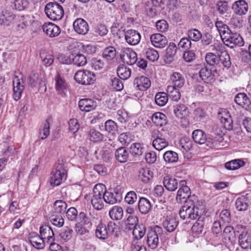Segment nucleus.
I'll return each instance as SVG.
<instances>
[{
	"label": "nucleus",
	"instance_id": "1",
	"mask_svg": "<svg viewBox=\"0 0 251 251\" xmlns=\"http://www.w3.org/2000/svg\"><path fill=\"white\" fill-rule=\"evenodd\" d=\"M192 138L194 141L198 144L206 143L210 148H220V143L223 140L222 135H218L215 139L207 138L205 133L201 129L195 130L192 133Z\"/></svg>",
	"mask_w": 251,
	"mask_h": 251
},
{
	"label": "nucleus",
	"instance_id": "2",
	"mask_svg": "<svg viewBox=\"0 0 251 251\" xmlns=\"http://www.w3.org/2000/svg\"><path fill=\"white\" fill-rule=\"evenodd\" d=\"M67 163L58 161L54 166L50 180V184L52 186L59 185L67 178Z\"/></svg>",
	"mask_w": 251,
	"mask_h": 251
},
{
	"label": "nucleus",
	"instance_id": "3",
	"mask_svg": "<svg viewBox=\"0 0 251 251\" xmlns=\"http://www.w3.org/2000/svg\"><path fill=\"white\" fill-rule=\"evenodd\" d=\"M106 187L104 185L98 184L93 188V195L91 199V203L97 210H101L103 207V193Z\"/></svg>",
	"mask_w": 251,
	"mask_h": 251
},
{
	"label": "nucleus",
	"instance_id": "4",
	"mask_svg": "<svg viewBox=\"0 0 251 251\" xmlns=\"http://www.w3.org/2000/svg\"><path fill=\"white\" fill-rule=\"evenodd\" d=\"M47 16L51 20L58 21L62 19L64 15L63 7L55 2H49L45 8Z\"/></svg>",
	"mask_w": 251,
	"mask_h": 251
},
{
	"label": "nucleus",
	"instance_id": "5",
	"mask_svg": "<svg viewBox=\"0 0 251 251\" xmlns=\"http://www.w3.org/2000/svg\"><path fill=\"white\" fill-rule=\"evenodd\" d=\"M75 81L82 85H89L93 83L96 80L95 74L86 70L78 71L74 76Z\"/></svg>",
	"mask_w": 251,
	"mask_h": 251
},
{
	"label": "nucleus",
	"instance_id": "6",
	"mask_svg": "<svg viewBox=\"0 0 251 251\" xmlns=\"http://www.w3.org/2000/svg\"><path fill=\"white\" fill-rule=\"evenodd\" d=\"M163 231L162 228L157 226L148 231L147 233V244L151 249H155L159 244V236Z\"/></svg>",
	"mask_w": 251,
	"mask_h": 251
},
{
	"label": "nucleus",
	"instance_id": "7",
	"mask_svg": "<svg viewBox=\"0 0 251 251\" xmlns=\"http://www.w3.org/2000/svg\"><path fill=\"white\" fill-rule=\"evenodd\" d=\"M223 41L225 45L233 48L235 46H242L244 45V41L240 35L236 32H232L231 31L228 34L224 36Z\"/></svg>",
	"mask_w": 251,
	"mask_h": 251
},
{
	"label": "nucleus",
	"instance_id": "8",
	"mask_svg": "<svg viewBox=\"0 0 251 251\" xmlns=\"http://www.w3.org/2000/svg\"><path fill=\"white\" fill-rule=\"evenodd\" d=\"M186 182L185 180L180 181L179 185L181 186L177 191L176 200L180 203L186 202L191 199V191L190 188L186 186Z\"/></svg>",
	"mask_w": 251,
	"mask_h": 251
},
{
	"label": "nucleus",
	"instance_id": "9",
	"mask_svg": "<svg viewBox=\"0 0 251 251\" xmlns=\"http://www.w3.org/2000/svg\"><path fill=\"white\" fill-rule=\"evenodd\" d=\"M28 83L32 87L38 86L40 90H46V79L43 74L32 72L29 76Z\"/></svg>",
	"mask_w": 251,
	"mask_h": 251
},
{
	"label": "nucleus",
	"instance_id": "10",
	"mask_svg": "<svg viewBox=\"0 0 251 251\" xmlns=\"http://www.w3.org/2000/svg\"><path fill=\"white\" fill-rule=\"evenodd\" d=\"M151 136L154 138L152 146L156 150L161 151L168 146V141L163 137L162 134L158 130H153Z\"/></svg>",
	"mask_w": 251,
	"mask_h": 251
},
{
	"label": "nucleus",
	"instance_id": "11",
	"mask_svg": "<svg viewBox=\"0 0 251 251\" xmlns=\"http://www.w3.org/2000/svg\"><path fill=\"white\" fill-rule=\"evenodd\" d=\"M120 56L122 61L127 65H132L137 62V54L129 48H122Z\"/></svg>",
	"mask_w": 251,
	"mask_h": 251
},
{
	"label": "nucleus",
	"instance_id": "12",
	"mask_svg": "<svg viewBox=\"0 0 251 251\" xmlns=\"http://www.w3.org/2000/svg\"><path fill=\"white\" fill-rule=\"evenodd\" d=\"M187 203L190 204L192 209L191 220H199L201 215V211H200L201 205L197 197L194 195L192 196L187 201Z\"/></svg>",
	"mask_w": 251,
	"mask_h": 251
},
{
	"label": "nucleus",
	"instance_id": "13",
	"mask_svg": "<svg viewBox=\"0 0 251 251\" xmlns=\"http://www.w3.org/2000/svg\"><path fill=\"white\" fill-rule=\"evenodd\" d=\"M13 98L17 100L20 99L24 89V81L22 78L15 75L13 79Z\"/></svg>",
	"mask_w": 251,
	"mask_h": 251
},
{
	"label": "nucleus",
	"instance_id": "14",
	"mask_svg": "<svg viewBox=\"0 0 251 251\" xmlns=\"http://www.w3.org/2000/svg\"><path fill=\"white\" fill-rule=\"evenodd\" d=\"M217 73L216 69L209 68L204 67L201 69L199 72L200 77L206 83H211L214 80L215 74Z\"/></svg>",
	"mask_w": 251,
	"mask_h": 251
},
{
	"label": "nucleus",
	"instance_id": "15",
	"mask_svg": "<svg viewBox=\"0 0 251 251\" xmlns=\"http://www.w3.org/2000/svg\"><path fill=\"white\" fill-rule=\"evenodd\" d=\"M55 89L58 94L64 95L67 90L68 85L64 77L59 74H57L54 77Z\"/></svg>",
	"mask_w": 251,
	"mask_h": 251
},
{
	"label": "nucleus",
	"instance_id": "16",
	"mask_svg": "<svg viewBox=\"0 0 251 251\" xmlns=\"http://www.w3.org/2000/svg\"><path fill=\"white\" fill-rule=\"evenodd\" d=\"M248 4L245 0L235 1L232 5L233 12L239 16L245 15L248 12Z\"/></svg>",
	"mask_w": 251,
	"mask_h": 251
},
{
	"label": "nucleus",
	"instance_id": "17",
	"mask_svg": "<svg viewBox=\"0 0 251 251\" xmlns=\"http://www.w3.org/2000/svg\"><path fill=\"white\" fill-rule=\"evenodd\" d=\"M73 27L76 32L81 35H85L89 30L88 24L82 18L76 19L73 23Z\"/></svg>",
	"mask_w": 251,
	"mask_h": 251
},
{
	"label": "nucleus",
	"instance_id": "18",
	"mask_svg": "<svg viewBox=\"0 0 251 251\" xmlns=\"http://www.w3.org/2000/svg\"><path fill=\"white\" fill-rule=\"evenodd\" d=\"M125 38L126 42L129 45L135 46L140 41L141 35L136 30L129 29L125 32Z\"/></svg>",
	"mask_w": 251,
	"mask_h": 251
},
{
	"label": "nucleus",
	"instance_id": "19",
	"mask_svg": "<svg viewBox=\"0 0 251 251\" xmlns=\"http://www.w3.org/2000/svg\"><path fill=\"white\" fill-rule=\"evenodd\" d=\"M234 101L247 110H251V102L245 93H240L237 94L234 98Z\"/></svg>",
	"mask_w": 251,
	"mask_h": 251
},
{
	"label": "nucleus",
	"instance_id": "20",
	"mask_svg": "<svg viewBox=\"0 0 251 251\" xmlns=\"http://www.w3.org/2000/svg\"><path fill=\"white\" fill-rule=\"evenodd\" d=\"M133 84L137 89L145 91L150 87L151 82L149 78L143 75L135 78Z\"/></svg>",
	"mask_w": 251,
	"mask_h": 251
},
{
	"label": "nucleus",
	"instance_id": "21",
	"mask_svg": "<svg viewBox=\"0 0 251 251\" xmlns=\"http://www.w3.org/2000/svg\"><path fill=\"white\" fill-rule=\"evenodd\" d=\"M150 40L151 44L156 48H164L168 43L166 37L160 34L155 33L150 36Z\"/></svg>",
	"mask_w": 251,
	"mask_h": 251
},
{
	"label": "nucleus",
	"instance_id": "22",
	"mask_svg": "<svg viewBox=\"0 0 251 251\" xmlns=\"http://www.w3.org/2000/svg\"><path fill=\"white\" fill-rule=\"evenodd\" d=\"M97 107V103L92 99H83L78 101L79 109L85 112L94 110Z\"/></svg>",
	"mask_w": 251,
	"mask_h": 251
},
{
	"label": "nucleus",
	"instance_id": "23",
	"mask_svg": "<svg viewBox=\"0 0 251 251\" xmlns=\"http://www.w3.org/2000/svg\"><path fill=\"white\" fill-rule=\"evenodd\" d=\"M42 29L50 37H56L60 33L59 27L51 23H45L42 26Z\"/></svg>",
	"mask_w": 251,
	"mask_h": 251
},
{
	"label": "nucleus",
	"instance_id": "24",
	"mask_svg": "<svg viewBox=\"0 0 251 251\" xmlns=\"http://www.w3.org/2000/svg\"><path fill=\"white\" fill-rule=\"evenodd\" d=\"M219 118L221 123L223 124L226 129L227 130L232 129V120L227 110L224 109L222 110L221 112H219Z\"/></svg>",
	"mask_w": 251,
	"mask_h": 251
},
{
	"label": "nucleus",
	"instance_id": "25",
	"mask_svg": "<svg viewBox=\"0 0 251 251\" xmlns=\"http://www.w3.org/2000/svg\"><path fill=\"white\" fill-rule=\"evenodd\" d=\"M41 237L44 240H47L49 243L54 241V233L51 228L48 225H43L40 228Z\"/></svg>",
	"mask_w": 251,
	"mask_h": 251
},
{
	"label": "nucleus",
	"instance_id": "26",
	"mask_svg": "<svg viewBox=\"0 0 251 251\" xmlns=\"http://www.w3.org/2000/svg\"><path fill=\"white\" fill-rule=\"evenodd\" d=\"M178 222L174 216H168L163 222V227L169 232L174 231L176 228Z\"/></svg>",
	"mask_w": 251,
	"mask_h": 251
},
{
	"label": "nucleus",
	"instance_id": "27",
	"mask_svg": "<svg viewBox=\"0 0 251 251\" xmlns=\"http://www.w3.org/2000/svg\"><path fill=\"white\" fill-rule=\"evenodd\" d=\"M138 178L144 183H149L153 177V173L147 167H143L138 171Z\"/></svg>",
	"mask_w": 251,
	"mask_h": 251
},
{
	"label": "nucleus",
	"instance_id": "28",
	"mask_svg": "<svg viewBox=\"0 0 251 251\" xmlns=\"http://www.w3.org/2000/svg\"><path fill=\"white\" fill-rule=\"evenodd\" d=\"M138 209L142 214H146L151 208L150 201L144 197H141L138 201Z\"/></svg>",
	"mask_w": 251,
	"mask_h": 251
},
{
	"label": "nucleus",
	"instance_id": "29",
	"mask_svg": "<svg viewBox=\"0 0 251 251\" xmlns=\"http://www.w3.org/2000/svg\"><path fill=\"white\" fill-rule=\"evenodd\" d=\"M174 112L177 117L181 119L186 118L189 113L186 105L183 104H176L174 106Z\"/></svg>",
	"mask_w": 251,
	"mask_h": 251
},
{
	"label": "nucleus",
	"instance_id": "30",
	"mask_svg": "<svg viewBox=\"0 0 251 251\" xmlns=\"http://www.w3.org/2000/svg\"><path fill=\"white\" fill-rule=\"evenodd\" d=\"M15 17V15L11 11H2L0 14V25H8Z\"/></svg>",
	"mask_w": 251,
	"mask_h": 251
},
{
	"label": "nucleus",
	"instance_id": "31",
	"mask_svg": "<svg viewBox=\"0 0 251 251\" xmlns=\"http://www.w3.org/2000/svg\"><path fill=\"white\" fill-rule=\"evenodd\" d=\"M177 48L174 43L169 44L166 50V55L165 61L166 63H170L173 60V57L176 53Z\"/></svg>",
	"mask_w": 251,
	"mask_h": 251
},
{
	"label": "nucleus",
	"instance_id": "32",
	"mask_svg": "<svg viewBox=\"0 0 251 251\" xmlns=\"http://www.w3.org/2000/svg\"><path fill=\"white\" fill-rule=\"evenodd\" d=\"M95 234L96 237L100 239L104 240L107 239L109 236V233L106 226L103 223L99 224L97 226Z\"/></svg>",
	"mask_w": 251,
	"mask_h": 251
},
{
	"label": "nucleus",
	"instance_id": "33",
	"mask_svg": "<svg viewBox=\"0 0 251 251\" xmlns=\"http://www.w3.org/2000/svg\"><path fill=\"white\" fill-rule=\"evenodd\" d=\"M166 116L161 112H156L154 113L151 117L152 122L157 126H165L167 123Z\"/></svg>",
	"mask_w": 251,
	"mask_h": 251
},
{
	"label": "nucleus",
	"instance_id": "34",
	"mask_svg": "<svg viewBox=\"0 0 251 251\" xmlns=\"http://www.w3.org/2000/svg\"><path fill=\"white\" fill-rule=\"evenodd\" d=\"M115 156L116 160L120 163H125L127 161L129 153L125 148L121 147L116 151Z\"/></svg>",
	"mask_w": 251,
	"mask_h": 251
},
{
	"label": "nucleus",
	"instance_id": "35",
	"mask_svg": "<svg viewBox=\"0 0 251 251\" xmlns=\"http://www.w3.org/2000/svg\"><path fill=\"white\" fill-rule=\"evenodd\" d=\"M163 184L166 189L170 191H174L178 186V181L176 179L166 176L164 178Z\"/></svg>",
	"mask_w": 251,
	"mask_h": 251
},
{
	"label": "nucleus",
	"instance_id": "36",
	"mask_svg": "<svg viewBox=\"0 0 251 251\" xmlns=\"http://www.w3.org/2000/svg\"><path fill=\"white\" fill-rule=\"evenodd\" d=\"M249 200L247 197L242 196L238 198L235 202L236 209L238 211H245L249 207Z\"/></svg>",
	"mask_w": 251,
	"mask_h": 251
},
{
	"label": "nucleus",
	"instance_id": "37",
	"mask_svg": "<svg viewBox=\"0 0 251 251\" xmlns=\"http://www.w3.org/2000/svg\"><path fill=\"white\" fill-rule=\"evenodd\" d=\"M103 196L104 201L107 203L114 204L118 201V193L107 191L106 189L103 193Z\"/></svg>",
	"mask_w": 251,
	"mask_h": 251
},
{
	"label": "nucleus",
	"instance_id": "38",
	"mask_svg": "<svg viewBox=\"0 0 251 251\" xmlns=\"http://www.w3.org/2000/svg\"><path fill=\"white\" fill-rule=\"evenodd\" d=\"M245 162L240 159H234L225 163V168L228 170H235L244 166Z\"/></svg>",
	"mask_w": 251,
	"mask_h": 251
},
{
	"label": "nucleus",
	"instance_id": "39",
	"mask_svg": "<svg viewBox=\"0 0 251 251\" xmlns=\"http://www.w3.org/2000/svg\"><path fill=\"white\" fill-rule=\"evenodd\" d=\"M215 26L219 32L222 40L224 39V36L227 35L231 31L228 26L222 21L216 22Z\"/></svg>",
	"mask_w": 251,
	"mask_h": 251
},
{
	"label": "nucleus",
	"instance_id": "40",
	"mask_svg": "<svg viewBox=\"0 0 251 251\" xmlns=\"http://www.w3.org/2000/svg\"><path fill=\"white\" fill-rule=\"evenodd\" d=\"M90 140L94 143H100L103 141L104 136L99 131L94 128L90 129L89 131Z\"/></svg>",
	"mask_w": 251,
	"mask_h": 251
},
{
	"label": "nucleus",
	"instance_id": "41",
	"mask_svg": "<svg viewBox=\"0 0 251 251\" xmlns=\"http://www.w3.org/2000/svg\"><path fill=\"white\" fill-rule=\"evenodd\" d=\"M109 215L113 220H120L123 216V210L121 207L115 206L109 211Z\"/></svg>",
	"mask_w": 251,
	"mask_h": 251
},
{
	"label": "nucleus",
	"instance_id": "42",
	"mask_svg": "<svg viewBox=\"0 0 251 251\" xmlns=\"http://www.w3.org/2000/svg\"><path fill=\"white\" fill-rule=\"evenodd\" d=\"M163 158L164 161L168 163H176L178 160L177 153L172 151H166L163 154Z\"/></svg>",
	"mask_w": 251,
	"mask_h": 251
},
{
	"label": "nucleus",
	"instance_id": "43",
	"mask_svg": "<svg viewBox=\"0 0 251 251\" xmlns=\"http://www.w3.org/2000/svg\"><path fill=\"white\" fill-rule=\"evenodd\" d=\"M66 203L61 200L56 201L53 204L54 213L56 214L61 215L64 214L67 208Z\"/></svg>",
	"mask_w": 251,
	"mask_h": 251
},
{
	"label": "nucleus",
	"instance_id": "44",
	"mask_svg": "<svg viewBox=\"0 0 251 251\" xmlns=\"http://www.w3.org/2000/svg\"><path fill=\"white\" fill-rule=\"evenodd\" d=\"M118 76L122 79H128L131 75V70L126 66H119L117 70Z\"/></svg>",
	"mask_w": 251,
	"mask_h": 251
},
{
	"label": "nucleus",
	"instance_id": "45",
	"mask_svg": "<svg viewBox=\"0 0 251 251\" xmlns=\"http://www.w3.org/2000/svg\"><path fill=\"white\" fill-rule=\"evenodd\" d=\"M73 231L68 226L63 228L59 233V237L62 242H66L70 240L72 237Z\"/></svg>",
	"mask_w": 251,
	"mask_h": 251
},
{
	"label": "nucleus",
	"instance_id": "46",
	"mask_svg": "<svg viewBox=\"0 0 251 251\" xmlns=\"http://www.w3.org/2000/svg\"><path fill=\"white\" fill-rule=\"evenodd\" d=\"M28 1L27 0H14L11 4L13 9L18 11H22L28 6Z\"/></svg>",
	"mask_w": 251,
	"mask_h": 251
},
{
	"label": "nucleus",
	"instance_id": "47",
	"mask_svg": "<svg viewBox=\"0 0 251 251\" xmlns=\"http://www.w3.org/2000/svg\"><path fill=\"white\" fill-rule=\"evenodd\" d=\"M168 100V94L164 92L157 93L155 96V103L160 106L165 105Z\"/></svg>",
	"mask_w": 251,
	"mask_h": 251
},
{
	"label": "nucleus",
	"instance_id": "48",
	"mask_svg": "<svg viewBox=\"0 0 251 251\" xmlns=\"http://www.w3.org/2000/svg\"><path fill=\"white\" fill-rule=\"evenodd\" d=\"M72 62L77 66H83L86 63V57L82 54H77L74 55L72 54Z\"/></svg>",
	"mask_w": 251,
	"mask_h": 251
},
{
	"label": "nucleus",
	"instance_id": "49",
	"mask_svg": "<svg viewBox=\"0 0 251 251\" xmlns=\"http://www.w3.org/2000/svg\"><path fill=\"white\" fill-rule=\"evenodd\" d=\"M167 91L168 95L171 98L172 100L177 101L180 99L181 95L179 91L175 86H168Z\"/></svg>",
	"mask_w": 251,
	"mask_h": 251
},
{
	"label": "nucleus",
	"instance_id": "50",
	"mask_svg": "<svg viewBox=\"0 0 251 251\" xmlns=\"http://www.w3.org/2000/svg\"><path fill=\"white\" fill-rule=\"evenodd\" d=\"M146 227L143 225H138L133 229V235L137 240L141 239L145 234Z\"/></svg>",
	"mask_w": 251,
	"mask_h": 251
},
{
	"label": "nucleus",
	"instance_id": "51",
	"mask_svg": "<svg viewBox=\"0 0 251 251\" xmlns=\"http://www.w3.org/2000/svg\"><path fill=\"white\" fill-rule=\"evenodd\" d=\"M50 128L49 119H47L39 130V135L41 139H45L49 135Z\"/></svg>",
	"mask_w": 251,
	"mask_h": 251
},
{
	"label": "nucleus",
	"instance_id": "52",
	"mask_svg": "<svg viewBox=\"0 0 251 251\" xmlns=\"http://www.w3.org/2000/svg\"><path fill=\"white\" fill-rule=\"evenodd\" d=\"M116 55V51L113 47H108L104 49L103 52V57L108 61L112 60Z\"/></svg>",
	"mask_w": 251,
	"mask_h": 251
},
{
	"label": "nucleus",
	"instance_id": "53",
	"mask_svg": "<svg viewBox=\"0 0 251 251\" xmlns=\"http://www.w3.org/2000/svg\"><path fill=\"white\" fill-rule=\"evenodd\" d=\"M44 240L41 237L37 235L30 239L29 242L35 248L40 250L43 249L45 246Z\"/></svg>",
	"mask_w": 251,
	"mask_h": 251
},
{
	"label": "nucleus",
	"instance_id": "54",
	"mask_svg": "<svg viewBox=\"0 0 251 251\" xmlns=\"http://www.w3.org/2000/svg\"><path fill=\"white\" fill-rule=\"evenodd\" d=\"M201 33L197 29L192 28L187 31V35L191 41H199L201 38Z\"/></svg>",
	"mask_w": 251,
	"mask_h": 251
},
{
	"label": "nucleus",
	"instance_id": "55",
	"mask_svg": "<svg viewBox=\"0 0 251 251\" xmlns=\"http://www.w3.org/2000/svg\"><path fill=\"white\" fill-rule=\"evenodd\" d=\"M130 152L135 157H139L143 152V148L140 143H133L130 148Z\"/></svg>",
	"mask_w": 251,
	"mask_h": 251
},
{
	"label": "nucleus",
	"instance_id": "56",
	"mask_svg": "<svg viewBox=\"0 0 251 251\" xmlns=\"http://www.w3.org/2000/svg\"><path fill=\"white\" fill-rule=\"evenodd\" d=\"M206 63L210 66H214L219 63V56L218 57L212 52H208L205 57Z\"/></svg>",
	"mask_w": 251,
	"mask_h": 251
},
{
	"label": "nucleus",
	"instance_id": "57",
	"mask_svg": "<svg viewBox=\"0 0 251 251\" xmlns=\"http://www.w3.org/2000/svg\"><path fill=\"white\" fill-rule=\"evenodd\" d=\"M138 219L135 216L130 215L128 217L126 222V229L128 230L133 229L135 226H137Z\"/></svg>",
	"mask_w": 251,
	"mask_h": 251
},
{
	"label": "nucleus",
	"instance_id": "58",
	"mask_svg": "<svg viewBox=\"0 0 251 251\" xmlns=\"http://www.w3.org/2000/svg\"><path fill=\"white\" fill-rule=\"evenodd\" d=\"M145 54L147 58L152 62L157 60L159 58L158 51L153 48H148Z\"/></svg>",
	"mask_w": 251,
	"mask_h": 251
},
{
	"label": "nucleus",
	"instance_id": "59",
	"mask_svg": "<svg viewBox=\"0 0 251 251\" xmlns=\"http://www.w3.org/2000/svg\"><path fill=\"white\" fill-rule=\"evenodd\" d=\"M235 231L232 227L230 226H226L223 231V235L229 241L231 242L235 238Z\"/></svg>",
	"mask_w": 251,
	"mask_h": 251
},
{
	"label": "nucleus",
	"instance_id": "60",
	"mask_svg": "<svg viewBox=\"0 0 251 251\" xmlns=\"http://www.w3.org/2000/svg\"><path fill=\"white\" fill-rule=\"evenodd\" d=\"M108 31L107 27L103 24H98L94 27V33L97 36H103L107 34Z\"/></svg>",
	"mask_w": 251,
	"mask_h": 251
},
{
	"label": "nucleus",
	"instance_id": "61",
	"mask_svg": "<svg viewBox=\"0 0 251 251\" xmlns=\"http://www.w3.org/2000/svg\"><path fill=\"white\" fill-rule=\"evenodd\" d=\"M221 61L223 65L227 68H229L231 65L230 56L227 52H224L219 56V61Z\"/></svg>",
	"mask_w": 251,
	"mask_h": 251
},
{
	"label": "nucleus",
	"instance_id": "62",
	"mask_svg": "<svg viewBox=\"0 0 251 251\" xmlns=\"http://www.w3.org/2000/svg\"><path fill=\"white\" fill-rule=\"evenodd\" d=\"M194 118L198 122L203 120L206 116L205 112L201 108H197L194 111Z\"/></svg>",
	"mask_w": 251,
	"mask_h": 251
},
{
	"label": "nucleus",
	"instance_id": "63",
	"mask_svg": "<svg viewBox=\"0 0 251 251\" xmlns=\"http://www.w3.org/2000/svg\"><path fill=\"white\" fill-rule=\"evenodd\" d=\"M113 147H105L101 151V155L103 160L105 162H108L110 158L112 156Z\"/></svg>",
	"mask_w": 251,
	"mask_h": 251
},
{
	"label": "nucleus",
	"instance_id": "64",
	"mask_svg": "<svg viewBox=\"0 0 251 251\" xmlns=\"http://www.w3.org/2000/svg\"><path fill=\"white\" fill-rule=\"evenodd\" d=\"M192 141L188 138H183L180 140V146L181 149L183 150V152L189 151L192 148Z\"/></svg>",
	"mask_w": 251,
	"mask_h": 251
}]
</instances>
